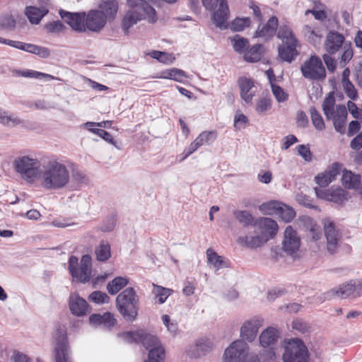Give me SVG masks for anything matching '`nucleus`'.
<instances>
[{
	"label": "nucleus",
	"instance_id": "79ce46f5",
	"mask_svg": "<svg viewBox=\"0 0 362 362\" xmlns=\"http://www.w3.org/2000/svg\"><path fill=\"white\" fill-rule=\"evenodd\" d=\"M277 37L282 40L283 43L297 40L291 29L288 25L280 26L277 33Z\"/></svg>",
	"mask_w": 362,
	"mask_h": 362
},
{
	"label": "nucleus",
	"instance_id": "5701e85b",
	"mask_svg": "<svg viewBox=\"0 0 362 362\" xmlns=\"http://www.w3.org/2000/svg\"><path fill=\"white\" fill-rule=\"evenodd\" d=\"M279 21L276 16L271 17L267 23L261 27L259 25L255 32V37L269 38L276 33Z\"/></svg>",
	"mask_w": 362,
	"mask_h": 362
},
{
	"label": "nucleus",
	"instance_id": "bb28decb",
	"mask_svg": "<svg viewBox=\"0 0 362 362\" xmlns=\"http://www.w3.org/2000/svg\"><path fill=\"white\" fill-rule=\"evenodd\" d=\"M94 253L98 262H107L112 255L110 244L107 240H100L99 244L95 247Z\"/></svg>",
	"mask_w": 362,
	"mask_h": 362
},
{
	"label": "nucleus",
	"instance_id": "13d9d810",
	"mask_svg": "<svg viewBox=\"0 0 362 362\" xmlns=\"http://www.w3.org/2000/svg\"><path fill=\"white\" fill-rule=\"evenodd\" d=\"M341 170V164L336 162L334 163L329 169L325 173L327 174L332 181L334 180L338 175H339Z\"/></svg>",
	"mask_w": 362,
	"mask_h": 362
},
{
	"label": "nucleus",
	"instance_id": "69168bd1",
	"mask_svg": "<svg viewBox=\"0 0 362 362\" xmlns=\"http://www.w3.org/2000/svg\"><path fill=\"white\" fill-rule=\"evenodd\" d=\"M332 54H325L322 56L323 60L327 66L328 71L333 73L336 69V61L331 57Z\"/></svg>",
	"mask_w": 362,
	"mask_h": 362
},
{
	"label": "nucleus",
	"instance_id": "de8ad7c7",
	"mask_svg": "<svg viewBox=\"0 0 362 362\" xmlns=\"http://www.w3.org/2000/svg\"><path fill=\"white\" fill-rule=\"evenodd\" d=\"M153 286V293L156 294V297L158 298V303L160 304L163 303L171 294L173 291L170 288H166L160 286H156L154 284Z\"/></svg>",
	"mask_w": 362,
	"mask_h": 362
},
{
	"label": "nucleus",
	"instance_id": "4be33fe9",
	"mask_svg": "<svg viewBox=\"0 0 362 362\" xmlns=\"http://www.w3.org/2000/svg\"><path fill=\"white\" fill-rule=\"evenodd\" d=\"M232 214L237 222L244 228L257 226V218H255L248 210L235 209Z\"/></svg>",
	"mask_w": 362,
	"mask_h": 362
},
{
	"label": "nucleus",
	"instance_id": "a211bd4d",
	"mask_svg": "<svg viewBox=\"0 0 362 362\" xmlns=\"http://www.w3.org/2000/svg\"><path fill=\"white\" fill-rule=\"evenodd\" d=\"M69 306L71 313L77 317L84 316L88 313V303L76 293H71Z\"/></svg>",
	"mask_w": 362,
	"mask_h": 362
},
{
	"label": "nucleus",
	"instance_id": "e433bc0d",
	"mask_svg": "<svg viewBox=\"0 0 362 362\" xmlns=\"http://www.w3.org/2000/svg\"><path fill=\"white\" fill-rule=\"evenodd\" d=\"M234 50L240 54L245 53L249 48V41L247 38L235 35L230 38Z\"/></svg>",
	"mask_w": 362,
	"mask_h": 362
},
{
	"label": "nucleus",
	"instance_id": "bf43d9fd",
	"mask_svg": "<svg viewBox=\"0 0 362 362\" xmlns=\"http://www.w3.org/2000/svg\"><path fill=\"white\" fill-rule=\"evenodd\" d=\"M65 28L60 21H56L45 25L46 30L49 33H59Z\"/></svg>",
	"mask_w": 362,
	"mask_h": 362
},
{
	"label": "nucleus",
	"instance_id": "0e129e2a",
	"mask_svg": "<svg viewBox=\"0 0 362 362\" xmlns=\"http://www.w3.org/2000/svg\"><path fill=\"white\" fill-rule=\"evenodd\" d=\"M315 180L316 183L322 187H327L329 183L332 182L325 172L317 175Z\"/></svg>",
	"mask_w": 362,
	"mask_h": 362
},
{
	"label": "nucleus",
	"instance_id": "a19ab883",
	"mask_svg": "<svg viewBox=\"0 0 362 362\" xmlns=\"http://www.w3.org/2000/svg\"><path fill=\"white\" fill-rule=\"evenodd\" d=\"M213 344L209 339H199L196 342V351L198 356H204L211 351Z\"/></svg>",
	"mask_w": 362,
	"mask_h": 362
},
{
	"label": "nucleus",
	"instance_id": "338daca9",
	"mask_svg": "<svg viewBox=\"0 0 362 362\" xmlns=\"http://www.w3.org/2000/svg\"><path fill=\"white\" fill-rule=\"evenodd\" d=\"M347 106L349 111L354 118H361L362 111L356 106V105L354 103L349 101L347 103Z\"/></svg>",
	"mask_w": 362,
	"mask_h": 362
},
{
	"label": "nucleus",
	"instance_id": "f03ea898",
	"mask_svg": "<svg viewBox=\"0 0 362 362\" xmlns=\"http://www.w3.org/2000/svg\"><path fill=\"white\" fill-rule=\"evenodd\" d=\"M122 337L127 343L140 342L146 350H148V359L144 362H164L165 349L156 335L140 329L124 332Z\"/></svg>",
	"mask_w": 362,
	"mask_h": 362
},
{
	"label": "nucleus",
	"instance_id": "6e6d98bb",
	"mask_svg": "<svg viewBox=\"0 0 362 362\" xmlns=\"http://www.w3.org/2000/svg\"><path fill=\"white\" fill-rule=\"evenodd\" d=\"M151 57L154 59H158L160 62L164 64H170L172 62L171 56L164 52L160 51H153Z\"/></svg>",
	"mask_w": 362,
	"mask_h": 362
},
{
	"label": "nucleus",
	"instance_id": "20e7f679",
	"mask_svg": "<svg viewBox=\"0 0 362 362\" xmlns=\"http://www.w3.org/2000/svg\"><path fill=\"white\" fill-rule=\"evenodd\" d=\"M129 8L122 19V29L128 35L129 28L138 21L147 19L148 23H154L157 21L156 10L144 0H127Z\"/></svg>",
	"mask_w": 362,
	"mask_h": 362
},
{
	"label": "nucleus",
	"instance_id": "774afa93",
	"mask_svg": "<svg viewBox=\"0 0 362 362\" xmlns=\"http://www.w3.org/2000/svg\"><path fill=\"white\" fill-rule=\"evenodd\" d=\"M354 76L358 85L362 88V59L355 66Z\"/></svg>",
	"mask_w": 362,
	"mask_h": 362
},
{
	"label": "nucleus",
	"instance_id": "4c0bfd02",
	"mask_svg": "<svg viewBox=\"0 0 362 362\" xmlns=\"http://www.w3.org/2000/svg\"><path fill=\"white\" fill-rule=\"evenodd\" d=\"M281 206V202L277 201H271L262 204L259 206V210L263 214L276 216Z\"/></svg>",
	"mask_w": 362,
	"mask_h": 362
},
{
	"label": "nucleus",
	"instance_id": "c03bdc74",
	"mask_svg": "<svg viewBox=\"0 0 362 362\" xmlns=\"http://www.w3.org/2000/svg\"><path fill=\"white\" fill-rule=\"evenodd\" d=\"M216 136L215 132H203L195 139V141L199 146L204 144L210 145L216 140Z\"/></svg>",
	"mask_w": 362,
	"mask_h": 362
},
{
	"label": "nucleus",
	"instance_id": "412c9836",
	"mask_svg": "<svg viewBox=\"0 0 362 362\" xmlns=\"http://www.w3.org/2000/svg\"><path fill=\"white\" fill-rule=\"evenodd\" d=\"M327 298L336 296L341 298H346L349 297L357 298L356 291V282L342 284L339 288L332 289L330 291L325 293Z\"/></svg>",
	"mask_w": 362,
	"mask_h": 362
},
{
	"label": "nucleus",
	"instance_id": "f3484780",
	"mask_svg": "<svg viewBox=\"0 0 362 362\" xmlns=\"http://www.w3.org/2000/svg\"><path fill=\"white\" fill-rule=\"evenodd\" d=\"M261 232V235L264 237V239H267V242L274 238L278 231L277 223L267 217H259L257 218V226Z\"/></svg>",
	"mask_w": 362,
	"mask_h": 362
},
{
	"label": "nucleus",
	"instance_id": "cd10ccee",
	"mask_svg": "<svg viewBox=\"0 0 362 362\" xmlns=\"http://www.w3.org/2000/svg\"><path fill=\"white\" fill-rule=\"evenodd\" d=\"M49 12L48 8L27 6L25 8V15L32 24H38L41 19Z\"/></svg>",
	"mask_w": 362,
	"mask_h": 362
},
{
	"label": "nucleus",
	"instance_id": "6e6552de",
	"mask_svg": "<svg viewBox=\"0 0 362 362\" xmlns=\"http://www.w3.org/2000/svg\"><path fill=\"white\" fill-rule=\"evenodd\" d=\"M204 8L212 12L211 18L214 23L219 28H226V23L230 16L227 0H202Z\"/></svg>",
	"mask_w": 362,
	"mask_h": 362
},
{
	"label": "nucleus",
	"instance_id": "a878e982",
	"mask_svg": "<svg viewBox=\"0 0 362 362\" xmlns=\"http://www.w3.org/2000/svg\"><path fill=\"white\" fill-rule=\"evenodd\" d=\"M347 110L345 106L339 105L335 115L332 117L333 124L337 132L344 134L345 132V122L347 117Z\"/></svg>",
	"mask_w": 362,
	"mask_h": 362
},
{
	"label": "nucleus",
	"instance_id": "c756f323",
	"mask_svg": "<svg viewBox=\"0 0 362 362\" xmlns=\"http://www.w3.org/2000/svg\"><path fill=\"white\" fill-rule=\"evenodd\" d=\"M100 11L103 12L107 19H114L118 11V2L117 0H103L99 4Z\"/></svg>",
	"mask_w": 362,
	"mask_h": 362
},
{
	"label": "nucleus",
	"instance_id": "72a5a7b5",
	"mask_svg": "<svg viewBox=\"0 0 362 362\" xmlns=\"http://www.w3.org/2000/svg\"><path fill=\"white\" fill-rule=\"evenodd\" d=\"M208 262L213 264L216 269L226 268L228 267V262L224 260L222 256L218 255L212 249L209 248L206 250Z\"/></svg>",
	"mask_w": 362,
	"mask_h": 362
},
{
	"label": "nucleus",
	"instance_id": "c9c22d12",
	"mask_svg": "<svg viewBox=\"0 0 362 362\" xmlns=\"http://www.w3.org/2000/svg\"><path fill=\"white\" fill-rule=\"evenodd\" d=\"M335 104V99L332 93L326 97L322 103V110L327 120H329L335 115L334 106Z\"/></svg>",
	"mask_w": 362,
	"mask_h": 362
},
{
	"label": "nucleus",
	"instance_id": "b1692460",
	"mask_svg": "<svg viewBox=\"0 0 362 362\" xmlns=\"http://www.w3.org/2000/svg\"><path fill=\"white\" fill-rule=\"evenodd\" d=\"M297 40L283 43L279 47V55L285 62H291L298 55Z\"/></svg>",
	"mask_w": 362,
	"mask_h": 362
},
{
	"label": "nucleus",
	"instance_id": "4468645a",
	"mask_svg": "<svg viewBox=\"0 0 362 362\" xmlns=\"http://www.w3.org/2000/svg\"><path fill=\"white\" fill-rule=\"evenodd\" d=\"M263 319L254 316L245 320L240 327V337L242 341L252 342L257 337L259 327L262 325Z\"/></svg>",
	"mask_w": 362,
	"mask_h": 362
},
{
	"label": "nucleus",
	"instance_id": "052dcab7",
	"mask_svg": "<svg viewBox=\"0 0 362 362\" xmlns=\"http://www.w3.org/2000/svg\"><path fill=\"white\" fill-rule=\"evenodd\" d=\"M298 154L303 157L305 161H311L313 155L308 146L303 144L299 145L298 147Z\"/></svg>",
	"mask_w": 362,
	"mask_h": 362
},
{
	"label": "nucleus",
	"instance_id": "0eeeda50",
	"mask_svg": "<svg viewBox=\"0 0 362 362\" xmlns=\"http://www.w3.org/2000/svg\"><path fill=\"white\" fill-rule=\"evenodd\" d=\"M69 270L74 281L86 283L90 281L92 273V258L89 255L82 256L80 267L78 259L72 255L69 259Z\"/></svg>",
	"mask_w": 362,
	"mask_h": 362
},
{
	"label": "nucleus",
	"instance_id": "09e8293b",
	"mask_svg": "<svg viewBox=\"0 0 362 362\" xmlns=\"http://www.w3.org/2000/svg\"><path fill=\"white\" fill-rule=\"evenodd\" d=\"M88 299L89 300L98 304L109 303L110 301V297L105 293L100 291L92 292L89 296Z\"/></svg>",
	"mask_w": 362,
	"mask_h": 362
},
{
	"label": "nucleus",
	"instance_id": "2f4dec72",
	"mask_svg": "<svg viewBox=\"0 0 362 362\" xmlns=\"http://www.w3.org/2000/svg\"><path fill=\"white\" fill-rule=\"evenodd\" d=\"M341 182L346 188L357 189L361 184V176L344 170L341 177Z\"/></svg>",
	"mask_w": 362,
	"mask_h": 362
},
{
	"label": "nucleus",
	"instance_id": "f257e3e1",
	"mask_svg": "<svg viewBox=\"0 0 362 362\" xmlns=\"http://www.w3.org/2000/svg\"><path fill=\"white\" fill-rule=\"evenodd\" d=\"M62 19L74 30L84 32L86 29L98 33L106 24L107 16L99 10H90L86 12L71 13L61 9L59 12Z\"/></svg>",
	"mask_w": 362,
	"mask_h": 362
},
{
	"label": "nucleus",
	"instance_id": "680f3d73",
	"mask_svg": "<svg viewBox=\"0 0 362 362\" xmlns=\"http://www.w3.org/2000/svg\"><path fill=\"white\" fill-rule=\"evenodd\" d=\"M292 328L300 333H305L309 330V326L308 324L301 320H296L292 322Z\"/></svg>",
	"mask_w": 362,
	"mask_h": 362
},
{
	"label": "nucleus",
	"instance_id": "aec40b11",
	"mask_svg": "<svg viewBox=\"0 0 362 362\" xmlns=\"http://www.w3.org/2000/svg\"><path fill=\"white\" fill-rule=\"evenodd\" d=\"M89 322L92 325L102 326L105 328L110 329L116 325L117 320L112 313L105 312L103 314H91L89 316Z\"/></svg>",
	"mask_w": 362,
	"mask_h": 362
},
{
	"label": "nucleus",
	"instance_id": "dca6fc26",
	"mask_svg": "<svg viewBox=\"0 0 362 362\" xmlns=\"http://www.w3.org/2000/svg\"><path fill=\"white\" fill-rule=\"evenodd\" d=\"M300 240L297 233L293 228L288 226L284 231V238L282 242L284 251L289 255L296 254L300 247Z\"/></svg>",
	"mask_w": 362,
	"mask_h": 362
},
{
	"label": "nucleus",
	"instance_id": "7c9ffc66",
	"mask_svg": "<svg viewBox=\"0 0 362 362\" xmlns=\"http://www.w3.org/2000/svg\"><path fill=\"white\" fill-rule=\"evenodd\" d=\"M238 243L243 246L253 249L262 246L264 243H267V239H264V237L262 235H245L239 237L238 239Z\"/></svg>",
	"mask_w": 362,
	"mask_h": 362
},
{
	"label": "nucleus",
	"instance_id": "603ef678",
	"mask_svg": "<svg viewBox=\"0 0 362 362\" xmlns=\"http://www.w3.org/2000/svg\"><path fill=\"white\" fill-rule=\"evenodd\" d=\"M16 27V21L11 15H5L0 19V28L12 30Z\"/></svg>",
	"mask_w": 362,
	"mask_h": 362
},
{
	"label": "nucleus",
	"instance_id": "e2e57ef3",
	"mask_svg": "<svg viewBox=\"0 0 362 362\" xmlns=\"http://www.w3.org/2000/svg\"><path fill=\"white\" fill-rule=\"evenodd\" d=\"M271 107V101L269 99L261 98L258 100L256 106V111L263 113Z\"/></svg>",
	"mask_w": 362,
	"mask_h": 362
},
{
	"label": "nucleus",
	"instance_id": "2eb2a0df",
	"mask_svg": "<svg viewBox=\"0 0 362 362\" xmlns=\"http://www.w3.org/2000/svg\"><path fill=\"white\" fill-rule=\"evenodd\" d=\"M325 235L327 239V249L329 253L334 255L339 250L341 237L335 228L334 223L328 221L324 226Z\"/></svg>",
	"mask_w": 362,
	"mask_h": 362
},
{
	"label": "nucleus",
	"instance_id": "6ab92c4d",
	"mask_svg": "<svg viewBox=\"0 0 362 362\" xmlns=\"http://www.w3.org/2000/svg\"><path fill=\"white\" fill-rule=\"evenodd\" d=\"M238 84L240 88L241 98L246 103H251L255 93V90H254V81L251 78L243 76L238 78Z\"/></svg>",
	"mask_w": 362,
	"mask_h": 362
},
{
	"label": "nucleus",
	"instance_id": "f8f14e48",
	"mask_svg": "<svg viewBox=\"0 0 362 362\" xmlns=\"http://www.w3.org/2000/svg\"><path fill=\"white\" fill-rule=\"evenodd\" d=\"M16 171L25 180H33L38 173L40 162L28 156L19 157L13 161Z\"/></svg>",
	"mask_w": 362,
	"mask_h": 362
},
{
	"label": "nucleus",
	"instance_id": "864d4df0",
	"mask_svg": "<svg viewBox=\"0 0 362 362\" xmlns=\"http://www.w3.org/2000/svg\"><path fill=\"white\" fill-rule=\"evenodd\" d=\"M271 86L272 93L278 102L283 103L288 99V95L281 87L273 83H272Z\"/></svg>",
	"mask_w": 362,
	"mask_h": 362
},
{
	"label": "nucleus",
	"instance_id": "9b49d317",
	"mask_svg": "<svg viewBox=\"0 0 362 362\" xmlns=\"http://www.w3.org/2000/svg\"><path fill=\"white\" fill-rule=\"evenodd\" d=\"M303 76L312 81H323L326 78V70L321 59L313 55L300 66Z\"/></svg>",
	"mask_w": 362,
	"mask_h": 362
},
{
	"label": "nucleus",
	"instance_id": "8fccbe9b",
	"mask_svg": "<svg viewBox=\"0 0 362 362\" xmlns=\"http://www.w3.org/2000/svg\"><path fill=\"white\" fill-rule=\"evenodd\" d=\"M250 24V19L249 18H235L231 23V29L239 32L244 30L245 28L249 27Z\"/></svg>",
	"mask_w": 362,
	"mask_h": 362
},
{
	"label": "nucleus",
	"instance_id": "4d7b16f0",
	"mask_svg": "<svg viewBox=\"0 0 362 362\" xmlns=\"http://www.w3.org/2000/svg\"><path fill=\"white\" fill-rule=\"evenodd\" d=\"M303 32L310 43L315 44L320 39V35H318L315 31L308 25L305 26Z\"/></svg>",
	"mask_w": 362,
	"mask_h": 362
},
{
	"label": "nucleus",
	"instance_id": "39448f33",
	"mask_svg": "<svg viewBox=\"0 0 362 362\" xmlns=\"http://www.w3.org/2000/svg\"><path fill=\"white\" fill-rule=\"evenodd\" d=\"M325 49L329 54H335L340 49L342 54L339 57V66L344 67L352 59L354 52L350 41H346L344 36L335 30H330L327 35Z\"/></svg>",
	"mask_w": 362,
	"mask_h": 362
},
{
	"label": "nucleus",
	"instance_id": "3c124183",
	"mask_svg": "<svg viewBox=\"0 0 362 362\" xmlns=\"http://www.w3.org/2000/svg\"><path fill=\"white\" fill-rule=\"evenodd\" d=\"M116 223V218L114 216H109L103 221L100 226V230L103 232H111L114 230Z\"/></svg>",
	"mask_w": 362,
	"mask_h": 362
},
{
	"label": "nucleus",
	"instance_id": "a18cd8bd",
	"mask_svg": "<svg viewBox=\"0 0 362 362\" xmlns=\"http://www.w3.org/2000/svg\"><path fill=\"white\" fill-rule=\"evenodd\" d=\"M311 120L313 126L318 130H322L325 127L323 118L315 107L310 108Z\"/></svg>",
	"mask_w": 362,
	"mask_h": 362
},
{
	"label": "nucleus",
	"instance_id": "5fc2aeb1",
	"mask_svg": "<svg viewBox=\"0 0 362 362\" xmlns=\"http://www.w3.org/2000/svg\"><path fill=\"white\" fill-rule=\"evenodd\" d=\"M342 86L345 93L350 99L354 100L357 98L358 93L354 86L350 81L342 83Z\"/></svg>",
	"mask_w": 362,
	"mask_h": 362
},
{
	"label": "nucleus",
	"instance_id": "58836bf2",
	"mask_svg": "<svg viewBox=\"0 0 362 362\" xmlns=\"http://www.w3.org/2000/svg\"><path fill=\"white\" fill-rule=\"evenodd\" d=\"M186 76L184 71L177 68L165 70L162 72L161 76L162 78L172 79L178 82H182Z\"/></svg>",
	"mask_w": 362,
	"mask_h": 362
},
{
	"label": "nucleus",
	"instance_id": "1a4fd4ad",
	"mask_svg": "<svg viewBox=\"0 0 362 362\" xmlns=\"http://www.w3.org/2000/svg\"><path fill=\"white\" fill-rule=\"evenodd\" d=\"M283 362H310L307 346L298 338L291 339L284 347Z\"/></svg>",
	"mask_w": 362,
	"mask_h": 362
},
{
	"label": "nucleus",
	"instance_id": "37998d69",
	"mask_svg": "<svg viewBox=\"0 0 362 362\" xmlns=\"http://www.w3.org/2000/svg\"><path fill=\"white\" fill-rule=\"evenodd\" d=\"M18 76L25 77V78H45L48 81L55 79V77L42 72L33 71V70H25V71H20L18 72Z\"/></svg>",
	"mask_w": 362,
	"mask_h": 362
},
{
	"label": "nucleus",
	"instance_id": "423d86ee",
	"mask_svg": "<svg viewBox=\"0 0 362 362\" xmlns=\"http://www.w3.org/2000/svg\"><path fill=\"white\" fill-rule=\"evenodd\" d=\"M118 312L127 322H134L138 315L139 297L132 287H128L116 298Z\"/></svg>",
	"mask_w": 362,
	"mask_h": 362
},
{
	"label": "nucleus",
	"instance_id": "9d476101",
	"mask_svg": "<svg viewBox=\"0 0 362 362\" xmlns=\"http://www.w3.org/2000/svg\"><path fill=\"white\" fill-rule=\"evenodd\" d=\"M53 338L55 341V362H72L66 328L59 326L53 333Z\"/></svg>",
	"mask_w": 362,
	"mask_h": 362
},
{
	"label": "nucleus",
	"instance_id": "ddd939ff",
	"mask_svg": "<svg viewBox=\"0 0 362 362\" xmlns=\"http://www.w3.org/2000/svg\"><path fill=\"white\" fill-rule=\"evenodd\" d=\"M248 346L242 340L233 342L224 353V362H246Z\"/></svg>",
	"mask_w": 362,
	"mask_h": 362
},
{
	"label": "nucleus",
	"instance_id": "ea45409f",
	"mask_svg": "<svg viewBox=\"0 0 362 362\" xmlns=\"http://www.w3.org/2000/svg\"><path fill=\"white\" fill-rule=\"evenodd\" d=\"M276 216L280 217L284 222H291L296 216V212L293 208L281 202L279 211Z\"/></svg>",
	"mask_w": 362,
	"mask_h": 362
},
{
	"label": "nucleus",
	"instance_id": "393cba45",
	"mask_svg": "<svg viewBox=\"0 0 362 362\" xmlns=\"http://www.w3.org/2000/svg\"><path fill=\"white\" fill-rule=\"evenodd\" d=\"M279 337V331L272 327H269L261 333L259 336V344L264 348L272 347L276 344Z\"/></svg>",
	"mask_w": 362,
	"mask_h": 362
},
{
	"label": "nucleus",
	"instance_id": "c85d7f7f",
	"mask_svg": "<svg viewBox=\"0 0 362 362\" xmlns=\"http://www.w3.org/2000/svg\"><path fill=\"white\" fill-rule=\"evenodd\" d=\"M103 124H105V122H88L85 124V126L88 129L90 132L101 137L107 142L115 145L113 137L108 132L102 129L95 128V127H103Z\"/></svg>",
	"mask_w": 362,
	"mask_h": 362
},
{
	"label": "nucleus",
	"instance_id": "49530a36",
	"mask_svg": "<svg viewBox=\"0 0 362 362\" xmlns=\"http://www.w3.org/2000/svg\"><path fill=\"white\" fill-rule=\"evenodd\" d=\"M0 123L8 127H14L23 124V121L18 117L9 116L6 112L0 110Z\"/></svg>",
	"mask_w": 362,
	"mask_h": 362
},
{
	"label": "nucleus",
	"instance_id": "7ed1b4c3",
	"mask_svg": "<svg viewBox=\"0 0 362 362\" xmlns=\"http://www.w3.org/2000/svg\"><path fill=\"white\" fill-rule=\"evenodd\" d=\"M42 187L48 190L64 187L70 179L69 171L64 164L56 159L44 163L40 173Z\"/></svg>",
	"mask_w": 362,
	"mask_h": 362
},
{
	"label": "nucleus",
	"instance_id": "473e14b6",
	"mask_svg": "<svg viewBox=\"0 0 362 362\" xmlns=\"http://www.w3.org/2000/svg\"><path fill=\"white\" fill-rule=\"evenodd\" d=\"M264 46L261 44H256L246 49L244 59L248 62H257L259 61L263 55Z\"/></svg>",
	"mask_w": 362,
	"mask_h": 362
},
{
	"label": "nucleus",
	"instance_id": "f704fd0d",
	"mask_svg": "<svg viewBox=\"0 0 362 362\" xmlns=\"http://www.w3.org/2000/svg\"><path fill=\"white\" fill-rule=\"evenodd\" d=\"M129 283L127 278L118 276L115 277L112 281L107 285V290L111 295L117 294L122 288L125 287Z\"/></svg>",
	"mask_w": 362,
	"mask_h": 362
}]
</instances>
